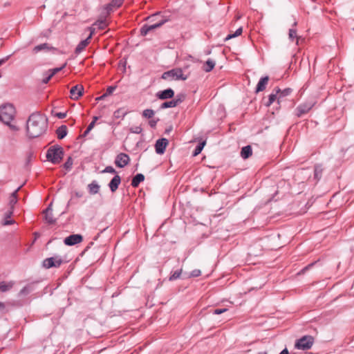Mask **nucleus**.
<instances>
[{"label":"nucleus","mask_w":354,"mask_h":354,"mask_svg":"<svg viewBox=\"0 0 354 354\" xmlns=\"http://www.w3.org/2000/svg\"><path fill=\"white\" fill-rule=\"evenodd\" d=\"M16 114L17 111L13 104L7 103L0 106V121L7 125L12 131H19L15 121Z\"/></svg>","instance_id":"1"},{"label":"nucleus","mask_w":354,"mask_h":354,"mask_svg":"<svg viewBox=\"0 0 354 354\" xmlns=\"http://www.w3.org/2000/svg\"><path fill=\"white\" fill-rule=\"evenodd\" d=\"M48 129L47 118L39 112L32 113L26 122V130L29 133H44Z\"/></svg>","instance_id":"2"},{"label":"nucleus","mask_w":354,"mask_h":354,"mask_svg":"<svg viewBox=\"0 0 354 354\" xmlns=\"http://www.w3.org/2000/svg\"><path fill=\"white\" fill-rule=\"evenodd\" d=\"M64 151L62 147L53 146L50 147L46 153V158L53 164L59 163L63 159Z\"/></svg>","instance_id":"3"},{"label":"nucleus","mask_w":354,"mask_h":354,"mask_svg":"<svg viewBox=\"0 0 354 354\" xmlns=\"http://www.w3.org/2000/svg\"><path fill=\"white\" fill-rule=\"evenodd\" d=\"M161 77L165 80L173 81L186 80L188 76L183 73L181 68H176L163 73Z\"/></svg>","instance_id":"4"},{"label":"nucleus","mask_w":354,"mask_h":354,"mask_svg":"<svg viewBox=\"0 0 354 354\" xmlns=\"http://www.w3.org/2000/svg\"><path fill=\"white\" fill-rule=\"evenodd\" d=\"M313 342V337L310 335H306L298 339L296 342L295 346L297 349L308 350L312 347Z\"/></svg>","instance_id":"5"},{"label":"nucleus","mask_w":354,"mask_h":354,"mask_svg":"<svg viewBox=\"0 0 354 354\" xmlns=\"http://www.w3.org/2000/svg\"><path fill=\"white\" fill-rule=\"evenodd\" d=\"M63 263L62 257L56 255L44 259L42 264L45 268L49 269L51 268H59Z\"/></svg>","instance_id":"6"},{"label":"nucleus","mask_w":354,"mask_h":354,"mask_svg":"<svg viewBox=\"0 0 354 354\" xmlns=\"http://www.w3.org/2000/svg\"><path fill=\"white\" fill-rule=\"evenodd\" d=\"M167 21V19H162L160 21L152 25H145L140 30L142 35L145 36L149 32L152 31L160 26Z\"/></svg>","instance_id":"7"},{"label":"nucleus","mask_w":354,"mask_h":354,"mask_svg":"<svg viewBox=\"0 0 354 354\" xmlns=\"http://www.w3.org/2000/svg\"><path fill=\"white\" fill-rule=\"evenodd\" d=\"M130 162V158L129 156L124 153H119L115 160V165L119 168H123L126 165H127Z\"/></svg>","instance_id":"8"},{"label":"nucleus","mask_w":354,"mask_h":354,"mask_svg":"<svg viewBox=\"0 0 354 354\" xmlns=\"http://www.w3.org/2000/svg\"><path fill=\"white\" fill-rule=\"evenodd\" d=\"M84 92V87L81 84H77L73 86L70 91L71 98L77 100H78L82 95Z\"/></svg>","instance_id":"9"},{"label":"nucleus","mask_w":354,"mask_h":354,"mask_svg":"<svg viewBox=\"0 0 354 354\" xmlns=\"http://www.w3.org/2000/svg\"><path fill=\"white\" fill-rule=\"evenodd\" d=\"M169 142L166 138L158 139L155 145L156 151L158 154H162L168 145Z\"/></svg>","instance_id":"10"},{"label":"nucleus","mask_w":354,"mask_h":354,"mask_svg":"<svg viewBox=\"0 0 354 354\" xmlns=\"http://www.w3.org/2000/svg\"><path fill=\"white\" fill-rule=\"evenodd\" d=\"M83 238L80 234H72L66 237L64 242L67 245H73L82 241Z\"/></svg>","instance_id":"11"},{"label":"nucleus","mask_w":354,"mask_h":354,"mask_svg":"<svg viewBox=\"0 0 354 354\" xmlns=\"http://www.w3.org/2000/svg\"><path fill=\"white\" fill-rule=\"evenodd\" d=\"M174 95V92L171 88H167L157 93V97L160 100H166L171 98Z\"/></svg>","instance_id":"12"},{"label":"nucleus","mask_w":354,"mask_h":354,"mask_svg":"<svg viewBox=\"0 0 354 354\" xmlns=\"http://www.w3.org/2000/svg\"><path fill=\"white\" fill-rule=\"evenodd\" d=\"M120 183H121L120 176L119 175H115L109 184L110 189L111 190L112 192H115L118 189V186L120 184Z\"/></svg>","instance_id":"13"},{"label":"nucleus","mask_w":354,"mask_h":354,"mask_svg":"<svg viewBox=\"0 0 354 354\" xmlns=\"http://www.w3.org/2000/svg\"><path fill=\"white\" fill-rule=\"evenodd\" d=\"M268 80L269 77L268 76L262 77L257 84L256 92L258 93L265 90L268 84Z\"/></svg>","instance_id":"14"},{"label":"nucleus","mask_w":354,"mask_h":354,"mask_svg":"<svg viewBox=\"0 0 354 354\" xmlns=\"http://www.w3.org/2000/svg\"><path fill=\"white\" fill-rule=\"evenodd\" d=\"M252 154V147L250 145L243 147L241 151V156L243 159H247Z\"/></svg>","instance_id":"15"},{"label":"nucleus","mask_w":354,"mask_h":354,"mask_svg":"<svg viewBox=\"0 0 354 354\" xmlns=\"http://www.w3.org/2000/svg\"><path fill=\"white\" fill-rule=\"evenodd\" d=\"M313 105L311 104H302L301 106H299L298 108H297V115L299 117L301 116V115L307 113L308 111H309L311 108H312Z\"/></svg>","instance_id":"16"},{"label":"nucleus","mask_w":354,"mask_h":354,"mask_svg":"<svg viewBox=\"0 0 354 354\" xmlns=\"http://www.w3.org/2000/svg\"><path fill=\"white\" fill-rule=\"evenodd\" d=\"M100 186L95 182L93 181L88 185V189L91 194H96L100 192Z\"/></svg>","instance_id":"17"},{"label":"nucleus","mask_w":354,"mask_h":354,"mask_svg":"<svg viewBox=\"0 0 354 354\" xmlns=\"http://www.w3.org/2000/svg\"><path fill=\"white\" fill-rule=\"evenodd\" d=\"M91 36H88L86 39L82 41L75 48V53H80L85 47L88 44Z\"/></svg>","instance_id":"18"},{"label":"nucleus","mask_w":354,"mask_h":354,"mask_svg":"<svg viewBox=\"0 0 354 354\" xmlns=\"http://www.w3.org/2000/svg\"><path fill=\"white\" fill-rule=\"evenodd\" d=\"M44 215H45V220L48 223H53L55 222V219L52 213V209L50 208V206H49L45 211H44Z\"/></svg>","instance_id":"19"},{"label":"nucleus","mask_w":354,"mask_h":354,"mask_svg":"<svg viewBox=\"0 0 354 354\" xmlns=\"http://www.w3.org/2000/svg\"><path fill=\"white\" fill-rule=\"evenodd\" d=\"M145 180V176L142 174H138L133 177L131 181V185L133 187H137L139 184Z\"/></svg>","instance_id":"20"},{"label":"nucleus","mask_w":354,"mask_h":354,"mask_svg":"<svg viewBox=\"0 0 354 354\" xmlns=\"http://www.w3.org/2000/svg\"><path fill=\"white\" fill-rule=\"evenodd\" d=\"M215 62L211 59H209L207 60V62L205 63L203 66V70L205 72H209L211 71L215 66Z\"/></svg>","instance_id":"21"},{"label":"nucleus","mask_w":354,"mask_h":354,"mask_svg":"<svg viewBox=\"0 0 354 354\" xmlns=\"http://www.w3.org/2000/svg\"><path fill=\"white\" fill-rule=\"evenodd\" d=\"M14 283L12 281L5 282L2 281L0 283V291L6 292L10 290L13 286Z\"/></svg>","instance_id":"22"},{"label":"nucleus","mask_w":354,"mask_h":354,"mask_svg":"<svg viewBox=\"0 0 354 354\" xmlns=\"http://www.w3.org/2000/svg\"><path fill=\"white\" fill-rule=\"evenodd\" d=\"M180 102V101L179 100H171L169 102H165L162 104L161 108L166 109V108H169V107H175L176 106H177L178 104V103Z\"/></svg>","instance_id":"23"},{"label":"nucleus","mask_w":354,"mask_h":354,"mask_svg":"<svg viewBox=\"0 0 354 354\" xmlns=\"http://www.w3.org/2000/svg\"><path fill=\"white\" fill-rule=\"evenodd\" d=\"M279 92H280V89L278 88L276 90L275 93H271L269 95V100L266 103L267 106H270L276 100H278V94L279 93Z\"/></svg>","instance_id":"24"},{"label":"nucleus","mask_w":354,"mask_h":354,"mask_svg":"<svg viewBox=\"0 0 354 354\" xmlns=\"http://www.w3.org/2000/svg\"><path fill=\"white\" fill-rule=\"evenodd\" d=\"M49 48H50L47 44H39V45H37L35 47H34V48L32 49V51L34 53H38L39 52H40L41 50H49Z\"/></svg>","instance_id":"25"},{"label":"nucleus","mask_w":354,"mask_h":354,"mask_svg":"<svg viewBox=\"0 0 354 354\" xmlns=\"http://www.w3.org/2000/svg\"><path fill=\"white\" fill-rule=\"evenodd\" d=\"M20 188H21V187H19L10 196V202H9L10 205V209H12L13 205L17 202V194Z\"/></svg>","instance_id":"26"},{"label":"nucleus","mask_w":354,"mask_h":354,"mask_svg":"<svg viewBox=\"0 0 354 354\" xmlns=\"http://www.w3.org/2000/svg\"><path fill=\"white\" fill-rule=\"evenodd\" d=\"M206 144V141L205 140H202L201 141L198 145L196 147L195 149H194V153H193V156H196L197 155H198L201 151L203 150L204 146Z\"/></svg>","instance_id":"27"},{"label":"nucleus","mask_w":354,"mask_h":354,"mask_svg":"<svg viewBox=\"0 0 354 354\" xmlns=\"http://www.w3.org/2000/svg\"><path fill=\"white\" fill-rule=\"evenodd\" d=\"M182 271H183L182 269H180V270L174 271L171 274V276L169 277V281H174V280H176L177 279H179L180 275H181V274H182Z\"/></svg>","instance_id":"28"},{"label":"nucleus","mask_w":354,"mask_h":354,"mask_svg":"<svg viewBox=\"0 0 354 354\" xmlns=\"http://www.w3.org/2000/svg\"><path fill=\"white\" fill-rule=\"evenodd\" d=\"M124 0H112V1L108 5V8L111 9V7H120Z\"/></svg>","instance_id":"29"},{"label":"nucleus","mask_w":354,"mask_h":354,"mask_svg":"<svg viewBox=\"0 0 354 354\" xmlns=\"http://www.w3.org/2000/svg\"><path fill=\"white\" fill-rule=\"evenodd\" d=\"M242 32H243V29L241 27V28H238L234 33L228 35L227 36V37L225 38V40H228V39H230L232 38H234V37H236L237 36H239V35H241Z\"/></svg>","instance_id":"30"},{"label":"nucleus","mask_w":354,"mask_h":354,"mask_svg":"<svg viewBox=\"0 0 354 354\" xmlns=\"http://www.w3.org/2000/svg\"><path fill=\"white\" fill-rule=\"evenodd\" d=\"M154 114L155 113L152 109H145L142 113V115L147 118H153Z\"/></svg>","instance_id":"31"},{"label":"nucleus","mask_w":354,"mask_h":354,"mask_svg":"<svg viewBox=\"0 0 354 354\" xmlns=\"http://www.w3.org/2000/svg\"><path fill=\"white\" fill-rule=\"evenodd\" d=\"M94 26H97L99 29H104L107 26V24L104 19H102L96 21Z\"/></svg>","instance_id":"32"},{"label":"nucleus","mask_w":354,"mask_h":354,"mask_svg":"<svg viewBox=\"0 0 354 354\" xmlns=\"http://www.w3.org/2000/svg\"><path fill=\"white\" fill-rule=\"evenodd\" d=\"M290 88L284 89L283 91L280 90V92L278 94V101H279L282 97L288 95L290 94Z\"/></svg>","instance_id":"33"},{"label":"nucleus","mask_w":354,"mask_h":354,"mask_svg":"<svg viewBox=\"0 0 354 354\" xmlns=\"http://www.w3.org/2000/svg\"><path fill=\"white\" fill-rule=\"evenodd\" d=\"M66 66V63L64 64L62 66L59 68H55L53 69H50L48 71V73H50V76H53L57 73L59 72L61 70H62L65 66Z\"/></svg>","instance_id":"34"},{"label":"nucleus","mask_w":354,"mask_h":354,"mask_svg":"<svg viewBox=\"0 0 354 354\" xmlns=\"http://www.w3.org/2000/svg\"><path fill=\"white\" fill-rule=\"evenodd\" d=\"M126 113L127 112L124 109H120L115 111L114 116L118 118L123 117Z\"/></svg>","instance_id":"35"},{"label":"nucleus","mask_w":354,"mask_h":354,"mask_svg":"<svg viewBox=\"0 0 354 354\" xmlns=\"http://www.w3.org/2000/svg\"><path fill=\"white\" fill-rule=\"evenodd\" d=\"M288 36H289V38L291 39H294V38H297V44H298L299 38L297 36V32L295 30L290 29Z\"/></svg>","instance_id":"36"},{"label":"nucleus","mask_w":354,"mask_h":354,"mask_svg":"<svg viewBox=\"0 0 354 354\" xmlns=\"http://www.w3.org/2000/svg\"><path fill=\"white\" fill-rule=\"evenodd\" d=\"M52 114L60 119L64 118L66 116V112H57L55 111H53Z\"/></svg>","instance_id":"37"},{"label":"nucleus","mask_w":354,"mask_h":354,"mask_svg":"<svg viewBox=\"0 0 354 354\" xmlns=\"http://www.w3.org/2000/svg\"><path fill=\"white\" fill-rule=\"evenodd\" d=\"M97 119H98L97 117H94L93 118V120L90 123V124L88 125V128L86 129V130L84 133H89V131L92 129V128L94 126L95 122H96V120Z\"/></svg>","instance_id":"38"},{"label":"nucleus","mask_w":354,"mask_h":354,"mask_svg":"<svg viewBox=\"0 0 354 354\" xmlns=\"http://www.w3.org/2000/svg\"><path fill=\"white\" fill-rule=\"evenodd\" d=\"M67 127L66 125H62L56 130L55 133H67Z\"/></svg>","instance_id":"39"},{"label":"nucleus","mask_w":354,"mask_h":354,"mask_svg":"<svg viewBox=\"0 0 354 354\" xmlns=\"http://www.w3.org/2000/svg\"><path fill=\"white\" fill-rule=\"evenodd\" d=\"M72 165H73V160H72L71 158H68L67 161L64 163V167L66 169H70L71 166H72Z\"/></svg>","instance_id":"40"},{"label":"nucleus","mask_w":354,"mask_h":354,"mask_svg":"<svg viewBox=\"0 0 354 354\" xmlns=\"http://www.w3.org/2000/svg\"><path fill=\"white\" fill-rule=\"evenodd\" d=\"M102 172L115 174L116 173L115 169L111 166L106 167Z\"/></svg>","instance_id":"41"},{"label":"nucleus","mask_w":354,"mask_h":354,"mask_svg":"<svg viewBox=\"0 0 354 354\" xmlns=\"http://www.w3.org/2000/svg\"><path fill=\"white\" fill-rule=\"evenodd\" d=\"M14 223H15L14 220L10 219V218L5 217V218L3 221L2 225H8L12 224Z\"/></svg>","instance_id":"42"},{"label":"nucleus","mask_w":354,"mask_h":354,"mask_svg":"<svg viewBox=\"0 0 354 354\" xmlns=\"http://www.w3.org/2000/svg\"><path fill=\"white\" fill-rule=\"evenodd\" d=\"M159 16V13H156L147 17V19L151 22L156 21V18Z\"/></svg>","instance_id":"43"},{"label":"nucleus","mask_w":354,"mask_h":354,"mask_svg":"<svg viewBox=\"0 0 354 354\" xmlns=\"http://www.w3.org/2000/svg\"><path fill=\"white\" fill-rule=\"evenodd\" d=\"M201 274V272L200 270H194L191 273V277H198Z\"/></svg>","instance_id":"44"},{"label":"nucleus","mask_w":354,"mask_h":354,"mask_svg":"<svg viewBox=\"0 0 354 354\" xmlns=\"http://www.w3.org/2000/svg\"><path fill=\"white\" fill-rule=\"evenodd\" d=\"M227 310V308H223V309H215V310H214V313H214V314H215V315H219V314H221V313H223L226 312Z\"/></svg>","instance_id":"45"},{"label":"nucleus","mask_w":354,"mask_h":354,"mask_svg":"<svg viewBox=\"0 0 354 354\" xmlns=\"http://www.w3.org/2000/svg\"><path fill=\"white\" fill-rule=\"evenodd\" d=\"M115 89V87H113V86H109L107 89H106V92L105 94H106V96L109 95H111L113 91Z\"/></svg>","instance_id":"46"},{"label":"nucleus","mask_w":354,"mask_h":354,"mask_svg":"<svg viewBox=\"0 0 354 354\" xmlns=\"http://www.w3.org/2000/svg\"><path fill=\"white\" fill-rule=\"evenodd\" d=\"M48 73L49 74L48 75V76L42 80V82L44 84H47L48 82V81L51 79V77H53V76H50V73Z\"/></svg>","instance_id":"47"},{"label":"nucleus","mask_w":354,"mask_h":354,"mask_svg":"<svg viewBox=\"0 0 354 354\" xmlns=\"http://www.w3.org/2000/svg\"><path fill=\"white\" fill-rule=\"evenodd\" d=\"M30 290H29V288L28 287H24L21 291H20V293L21 294H26L28 292H29Z\"/></svg>","instance_id":"48"},{"label":"nucleus","mask_w":354,"mask_h":354,"mask_svg":"<svg viewBox=\"0 0 354 354\" xmlns=\"http://www.w3.org/2000/svg\"><path fill=\"white\" fill-rule=\"evenodd\" d=\"M10 55L7 56L6 57H4V58H2L0 59V66L3 64L5 63L9 58H10Z\"/></svg>","instance_id":"49"},{"label":"nucleus","mask_w":354,"mask_h":354,"mask_svg":"<svg viewBox=\"0 0 354 354\" xmlns=\"http://www.w3.org/2000/svg\"><path fill=\"white\" fill-rule=\"evenodd\" d=\"M12 214V209H11L8 212H7L5 215V217L6 218H10L11 215Z\"/></svg>","instance_id":"50"},{"label":"nucleus","mask_w":354,"mask_h":354,"mask_svg":"<svg viewBox=\"0 0 354 354\" xmlns=\"http://www.w3.org/2000/svg\"><path fill=\"white\" fill-rule=\"evenodd\" d=\"M279 354H289L288 349H283Z\"/></svg>","instance_id":"51"},{"label":"nucleus","mask_w":354,"mask_h":354,"mask_svg":"<svg viewBox=\"0 0 354 354\" xmlns=\"http://www.w3.org/2000/svg\"><path fill=\"white\" fill-rule=\"evenodd\" d=\"M149 124L151 127H154L156 125V121H154V120L149 121Z\"/></svg>","instance_id":"52"},{"label":"nucleus","mask_w":354,"mask_h":354,"mask_svg":"<svg viewBox=\"0 0 354 354\" xmlns=\"http://www.w3.org/2000/svg\"><path fill=\"white\" fill-rule=\"evenodd\" d=\"M90 30H91V33H90L89 36H91V37H92L93 34L94 33L95 29H94V28H90Z\"/></svg>","instance_id":"53"},{"label":"nucleus","mask_w":354,"mask_h":354,"mask_svg":"<svg viewBox=\"0 0 354 354\" xmlns=\"http://www.w3.org/2000/svg\"><path fill=\"white\" fill-rule=\"evenodd\" d=\"M106 96V94L104 93L102 96L97 97L96 100H98L104 99Z\"/></svg>","instance_id":"54"},{"label":"nucleus","mask_w":354,"mask_h":354,"mask_svg":"<svg viewBox=\"0 0 354 354\" xmlns=\"http://www.w3.org/2000/svg\"><path fill=\"white\" fill-rule=\"evenodd\" d=\"M66 134H58L59 139H63Z\"/></svg>","instance_id":"55"},{"label":"nucleus","mask_w":354,"mask_h":354,"mask_svg":"<svg viewBox=\"0 0 354 354\" xmlns=\"http://www.w3.org/2000/svg\"><path fill=\"white\" fill-rule=\"evenodd\" d=\"M34 235H35V240H36L37 239V237L39 236V234L37 232H35Z\"/></svg>","instance_id":"56"},{"label":"nucleus","mask_w":354,"mask_h":354,"mask_svg":"<svg viewBox=\"0 0 354 354\" xmlns=\"http://www.w3.org/2000/svg\"><path fill=\"white\" fill-rule=\"evenodd\" d=\"M0 308H2V309H3L5 308V305H4L3 303L0 302Z\"/></svg>","instance_id":"57"},{"label":"nucleus","mask_w":354,"mask_h":354,"mask_svg":"<svg viewBox=\"0 0 354 354\" xmlns=\"http://www.w3.org/2000/svg\"><path fill=\"white\" fill-rule=\"evenodd\" d=\"M172 129L171 128L169 129H166L165 131V133H169V131H171Z\"/></svg>","instance_id":"58"},{"label":"nucleus","mask_w":354,"mask_h":354,"mask_svg":"<svg viewBox=\"0 0 354 354\" xmlns=\"http://www.w3.org/2000/svg\"><path fill=\"white\" fill-rule=\"evenodd\" d=\"M123 71H125V64H123Z\"/></svg>","instance_id":"59"}]
</instances>
